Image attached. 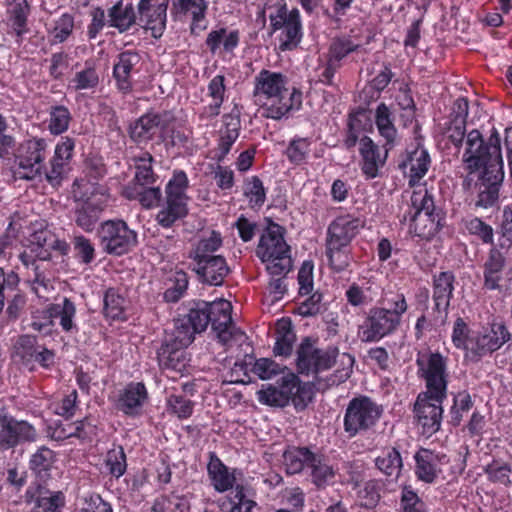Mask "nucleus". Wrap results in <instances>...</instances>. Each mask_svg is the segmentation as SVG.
Segmentation results:
<instances>
[{
	"instance_id": "11",
	"label": "nucleus",
	"mask_w": 512,
	"mask_h": 512,
	"mask_svg": "<svg viewBox=\"0 0 512 512\" xmlns=\"http://www.w3.org/2000/svg\"><path fill=\"white\" fill-rule=\"evenodd\" d=\"M445 397L446 395L429 392L418 395L414 413L424 435L431 436L439 430L443 413L442 402Z\"/></svg>"
},
{
	"instance_id": "18",
	"label": "nucleus",
	"mask_w": 512,
	"mask_h": 512,
	"mask_svg": "<svg viewBox=\"0 0 512 512\" xmlns=\"http://www.w3.org/2000/svg\"><path fill=\"white\" fill-rule=\"evenodd\" d=\"M210 323L208 302L195 303L188 314L176 326L177 340L182 345H190L194 341L195 334L206 330Z\"/></svg>"
},
{
	"instance_id": "55",
	"label": "nucleus",
	"mask_w": 512,
	"mask_h": 512,
	"mask_svg": "<svg viewBox=\"0 0 512 512\" xmlns=\"http://www.w3.org/2000/svg\"><path fill=\"white\" fill-rule=\"evenodd\" d=\"M309 469L311 470L312 480L318 487L327 485L334 479L333 468L319 455L314 454Z\"/></svg>"
},
{
	"instance_id": "17",
	"label": "nucleus",
	"mask_w": 512,
	"mask_h": 512,
	"mask_svg": "<svg viewBox=\"0 0 512 512\" xmlns=\"http://www.w3.org/2000/svg\"><path fill=\"white\" fill-rule=\"evenodd\" d=\"M333 352L318 349L309 339L301 342L297 349L296 365L298 372L305 375L325 371L333 365Z\"/></svg>"
},
{
	"instance_id": "36",
	"label": "nucleus",
	"mask_w": 512,
	"mask_h": 512,
	"mask_svg": "<svg viewBox=\"0 0 512 512\" xmlns=\"http://www.w3.org/2000/svg\"><path fill=\"white\" fill-rule=\"evenodd\" d=\"M391 109L380 103L374 111V124L378 134L385 140V146L394 147L397 143L398 132L394 123Z\"/></svg>"
},
{
	"instance_id": "64",
	"label": "nucleus",
	"mask_w": 512,
	"mask_h": 512,
	"mask_svg": "<svg viewBox=\"0 0 512 512\" xmlns=\"http://www.w3.org/2000/svg\"><path fill=\"white\" fill-rule=\"evenodd\" d=\"M285 367H281L278 363L269 358H260L255 361L252 371L262 380H268L278 374L284 373Z\"/></svg>"
},
{
	"instance_id": "16",
	"label": "nucleus",
	"mask_w": 512,
	"mask_h": 512,
	"mask_svg": "<svg viewBox=\"0 0 512 512\" xmlns=\"http://www.w3.org/2000/svg\"><path fill=\"white\" fill-rule=\"evenodd\" d=\"M35 428L24 420H17L0 409V448L10 449L24 442L36 440Z\"/></svg>"
},
{
	"instance_id": "54",
	"label": "nucleus",
	"mask_w": 512,
	"mask_h": 512,
	"mask_svg": "<svg viewBox=\"0 0 512 512\" xmlns=\"http://www.w3.org/2000/svg\"><path fill=\"white\" fill-rule=\"evenodd\" d=\"M134 165L136 168L135 179L138 184L144 186L154 181V173L152 170L153 158L148 152H140L134 157Z\"/></svg>"
},
{
	"instance_id": "32",
	"label": "nucleus",
	"mask_w": 512,
	"mask_h": 512,
	"mask_svg": "<svg viewBox=\"0 0 512 512\" xmlns=\"http://www.w3.org/2000/svg\"><path fill=\"white\" fill-rule=\"evenodd\" d=\"M49 315L52 317L53 325L57 322L62 331L67 334L78 332L76 324V306L69 298H63L61 302L48 306Z\"/></svg>"
},
{
	"instance_id": "20",
	"label": "nucleus",
	"mask_w": 512,
	"mask_h": 512,
	"mask_svg": "<svg viewBox=\"0 0 512 512\" xmlns=\"http://www.w3.org/2000/svg\"><path fill=\"white\" fill-rule=\"evenodd\" d=\"M452 342L456 348L464 351L467 361L480 360V331L472 329L462 318H457L454 323Z\"/></svg>"
},
{
	"instance_id": "1",
	"label": "nucleus",
	"mask_w": 512,
	"mask_h": 512,
	"mask_svg": "<svg viewBox=\"0 0 512 512\" xmlns=\"http://www.w3.org/2000/svg\"><path fill=\"white\" fill-rule=\"evenodd\" d=\"M253 98L265 118L280 120L300 109L302 93L290 88L287 77L276 71L262 69L253 81Z\"/></svg>"
},
{
	"instance_id": "48",
	"label": "nucleus",
	"mask_w": 512,
	"mask_h": 512,
	"mask_svg": "<svg viewBox=\"0 0 512 512\" xmlns=\"http://www.w3.org/2000/svg\"><path fill=\"white\" fill-rule=\"evenodd\" d=\"M377 468L387 476L397 478L402 468V458L395 448H389L376 458Z\"/></svg>"
},
{
	"instance_id": "8",
	"label": "nucleus",
	"mask_w": 512,
	"mask_h": 512,
	"mask_svg": "<svg viewBox=\"0 0 512 512\" xmlns=\"http://www.w3.org/2000/svg\"><path fill=\"white\" fill-rule=\"evenodd\" d=\"M47 143L42 138H31L23 141L15 153L14 174L25 180H33L40 176L45 160Z\"/></svg>"
},
{
	"instance_id": "61",
	"label": "nucleus",
	"mask_w": 512,
	"mask_h": 512,
	"mask_svg": "<svg viewBox=\"0 0 512 512\" xmlns=\"http://www.w3.org/2000/svg\"><path fill=\"white\" fill-rule=\"evenodd\" d=\"M8 12L11 17L12 26L18 36H21L25 31L28 4L26 0H17V2L8 6Z\"/></svg>"
},
{
	"instance_id": "9",
	"label": "nucleus",
	"mask_w": 512,
	"mask_h": 512,
	"mask_svg": "<svg viewBox=\"0 0 512 512\" xmlns=\"http://www.w3.org/2000/svg\"><path fill=\"white\" fill-rule=\"evenodd\" d=\"M270 26L273 32H279V49L290 51L301 42L302 23L297 9L288 10L286 5L280 6L275 13L269 15Z\"/></svg>"
},
{
	"instance_id": "56",
	"label": "nucleus",
	"mask_w": 512,
	"mask_h": 512,
	"mask_svg": "<svg viewBox=\"0 0 512 512\" xmlns=\"http://www.w3.org/2000/svg\"><path fill=\"white\" fill-rule=\"evenodd\" d=\"M74 29V17L69 13H64L53 21V27L49 34L53 43H63L72 34Z\"/></svg>"
},
{
	"instance_id": "28",
	"label": "nucleus",
	"mask_w": 512,
	"mask_h": 512,
	"mask_svg": "<svg viewBox=\"0 0 512 512\" xmlns=\"http://www.w3.org/2000/svg\"><path fill=\"white\" fill-rule=\"evenodd\" d=\"M173 11L179 19L189 17L191 19L190 29L192 33L197 30H205L208 2L206 0H173Z\"/></svg>"
},
{
	"instance_id": "39",
	"label": "nucleus",
	"mask_w": 512,
	"mask_h": 512,
	"mask_svg": "<svg viewBox=\"0 0 512 512\" xmlns=\"http://www.w3.org/2000/svg\"><path fill=\"white\" fill-rule=\"evenodd\" d=\"M454 276L450 272H441L434 279L433 300L439 312H446L453 292Z\"/></svg>"
},
{
	"instance_id": "3",
	"label": "nucleus",
	"mask_w": 512,
	"mask_h": 512,
	"mask_svg": "<svg viewBox=\"0 0 512 512\" xmlns=\"http://www.w3.org/2000/svg\"><path fill=\"white\" fill-rule=\"evenodd\" d=\"M256 255L265 264L270 276L287 274L292 268L290 247L284 239L282 228L277 224L269 225L262 232Z\"/></svg>"
},
{
	"instance_id": "62",
	"label": "nucleus",
	"mask_w": 512,
	"mask_h": 512,
	"mask_svg": "<svg viewBox=\"0 0 512 512\" xmlns=\"http://www.w3.org/2000/svg\"><path fill=\"white\" fill-rule=\"evenodd\" d=\"M71 116L64 106L53 107L50 112L49 130L53 135H59L68 129Z\"/></svg>"
},
{
	"instance_id": "15",
	"label": "nucleus",
	"mask_w": 512,
	"mask_h": 512,
	"mask_svg": "<svg viewBox=\"0 0 512 512\" xmlns=\"http://www.w3.org/2000/svg\"><path fill=\"white\" fill-rule=\"evenodd\" d=\"M421 376L426 381L425 392L446 395L447 374L445 358L439 353H424L417 358Z\"/></svg>"
},
{
	"instance_id": "63",
	"label": "nucleus",
	"mask_w": 512,
	"mask_h": 512,
	"mask_svg": "<svg viewBox=\"0 0 512 512\" xmlns=\"http://www.w3.org/2000/svg\"><path fill=\"white\" fill-rule=\"evenodd\" d=\"M359 45L355 44L349 38L335 39L329 48V57L332 61L340 64V61L348 56L350 53L359 49Z\"/></svg>"
},
{
	"instance_id": "23",
	"label": "nucleus",
	"mask_w": 512,
	"mask_h": 512,
	"mask_svg": "<svg viewBox=\"0 0 512 512\" xmlns=\"http://www.w3.org/2000/svg\"><path fill=\"white\" fill-rule=\"evenodd\" d=\"M294 387L295 374L288 371L283 375L278 387L271 384L263 385L257 392V399L264 405L284 407L289 403Z\"/></svg>"
},
{
	"instance_id": "2",
	"label": "nucleus",
	"mask_w": 512,
	"mask_h": 512,
	"mask_svg": "<svg viewBox=\"0 0 512 512\" xmlns=\"http://www.w3.org/2000/svg\"><path fill=\"white\" fill-rule=\"evenodd\" d=\"M403 221L410 234L422 239H430L439 231L440 215L435 211L432 195L424 186L414 189L410 196V209Z\"/></svg>"
},
{
	"instance_id": "35",
	"label": "nucleus",
	"mask_w": 512,
	"mask_h": 512,
	"mask_svg": "<svg viewBox=\"0 0 512 512\" xmlns=\"http://www.w3.org/2000/svg\"><path fill=\"white\" fill-rule=\"evenodd\" d=\"M26 501L33 503L32 512H59L65 504V497L62 492H54L47 495L41 489L26 491Z\"/></svg>"
},
{
	"instance_id": "59",
	"label": "nucleus",
	"mask_w": 512,
	"mask_h": 512,
	"mask_svg": "<svg viewBox=\"0 0 512 512\" xmlns=\"http://www.w3.org/2000/svg\"><path fill=\"white\" fill-rule=\"evenodd\" d=\"M54 461V453L47 447H40L30 459V468L39 476L45 477Z\"/></svg>"
},
{
	"instance_id": "33",
	"label": "nucleus",
	"mask_w": 512,
	"mask_h": 512,
	"mask_svg": "<svg viewBox=\"0 0 512 512\" xmlns=\"http://www.w3.org/2000/svg\"><path fill=\"white\" fill-rule=\"evenodd\" d=\"M221 510L222 512H257L258 504L250 489L237 485L222 502Z\"/></svg>"
},
{
	"instance_id": "19",
	"label": "nucleus",
	"mask_w": 512,
	"mask_h": 512,
	"mask_svg": "<svg viewBox=\"0 0 512 512\" xmlns=\"http://www.w3.org/2000/svg\"><path fill=\"white\" fill-rule=\"evenodd\" d=\"M168 0H139L138 19L140 24L150 30L154 38L162 36L167 19Z\"/></svg>"
},
{
	"instance_id": "14",
	"label": "nucleus",
	"mask_w": 512,
	"mask_h": 512,
	"mask_svg": "<svg viewBox=\"0 0 512 512\" xmlns=\"http://www.w3.org/2000/svg\"><path fill=\"white\" fill-rule=\"evenodd\" d=\"M210 323L217 337L223 344H229L232 339L242 341L245 334L232 322V305L225 299L208 302Z\"/></svg>"
},
{
	"instance_id": "42",
	"label": "nucleus",
	"mask_w": 512,
	"mask_h": 512,
	"mask_svg": "<svg viewBox=\"0 0 512 512\" xmlns=\"http://www.w3.org/2000/svg\"><path fill=\"white\" fill-rule=\"evenodd\" d=\"M136 20L134 8L131 4H123L120 0L108 11V25L117 28L120 32L128 30Z\"/></svg>"
},
{
	"instance_id": "44",
	"label": "nucleus",
	"mask_w": 512,
	"mask_h": 512,
	"mask_svg": "<svg viewBox=\"0 0 512 512\" xmlns=\"http://www.w3.org/2000/svg\"><path fill=\"white\" fill-rule=\"evenodd\" d=\"M295 334L288 319H281L276 324L274 353L278 356H288L292 352Z\"/></svg>"
},
{
	"instance_id": "40",
	"label": "nucleus",
	"mask_w": 512,
	"mask_h": 512,
	"mask_svg": "<svg viewBox=\"0 0 512 512\" xmlns=\"http://www.w3.org/2000/svg\"><path fill=\"white\" fill-rule=\"evenodd\" d=\"M222 243V236L219 232L214 230L204 232L191 253L193 261L196 262L215 257L214 253L220 249Z\"/></svg>"
},
{
	"instance_id": "52",
	"label": "nucleus",
	"mask_w": 512,
	"mask_h": 512,
	"mask_svg": "<svg viewBox=\"0 0 512 512\" xmlns=\"http://www.w3.org/2000/svg\"><path fill=\"white\" fill-rule=\"evenodd\" d=\"M38 347L36 346V338L30 335L20 336L14 344L13 358L21 361L24 365L33 364V355L36 353Z\"/></svg>"
},
{
	"instance_id": "5",
	"label": "nucleus",
	"mask_w": 512,
	"mask_h": 512,
	"mask_svg": "<svg viewBox=\"0 0 512 512\" xmlns=\"http://www.w3.org/2000/svg\"><path fill=\"white\" fill-rule=\"evenodd\" d=\"M25 250L20 254V260L24 266L35 265V260L49 261L54 257L66 255L69 245L66 241L59 239L51 230L34 224L32 232L24 244Z\"/></svg>"
},
{
	"instance_id": "10",
	"label": "nucleus",
	"mask_w": 512,
	"mask_h": 512,
	"mask_svg": "<svg viewBox=\"0 0 512 512\" xmlns=\"http://www.w3.org/2000/svg\"><path fill=\"white\" fill-rule=\"evenodd\" d=\"M100 244L105 252L123 255L137 245V233L123 220H107L98 229Z\"/></svg>"
},
{
	"instance_id": "30",
	"label": "nucleus",
	"mask_w": 512,
	"mask_h": 512,
	"mask_svg": "<svg viewBox=\"0 0 512 512\" xmlns=\"http://www.w3.org/2000/svg\"><path fill=\"white\" fill-rule=\"evenodd\" d=\"M361 226L360 220L349 215L336 218L328 228L327 243L347 247Z\"/></svg>"
},
{
	"instance_id": "29",
	"label": "nucleus",
	"mask_w": 512,
	"mask_h": 512,
	"mask_svg": "<svg viewBox=\"0 0 512 512\" xmlns=\"http://www.w3.org/2000/svg\"><path fill=\"white\" fill-rule=\"evenodd\" d=\"M194 271L202 282L213 286H220L230 272L226 259L217 255L210 259L194 262Z\"/></svg>"
},
{
	"instance_id": "31",
	"label": "nucleus",
	"mask_w": 512,
	"mask_h": 512,
	"mask_svg": "<svg viewBox=\"0 0 512 512\" xmlns=\"http://www.w3.org/2000/svg\"><path fill=\"white\" fill-rule=\"evenodd\" d=\"M240 128L241 122L238 111L223 115L220 138L216 150V158L218 161L223 160L230 152L233 144L239 137Z\"/></svg>"
},
{
	"instance_id": "34",
	"label": "nucleus",
	"mask_w": 512,
	"mask_h": 512,
	"mask_svg": "<svg viewBox=\"0 0 512 512\" xmlns=\"http://www.w3.org/2000/svg\"><path fill=\"white\" fill-rule=\"evenodd\" d=\"M416 474L424 482L432 483L441 472V464L446 461V456H439L429 450H421L415 455Z\"/></svg>"
},
{
	"instance_id": "51",
	"label": "nucleus",
	"mask_w": 512,
	"mask_h": 512,
	"mask_svg": "<svg viewBox=\"0 0 512 512\" xmlns=\"http://www.w3.org/2000/svg\"><path fill=\"white\" fill-rule=\"evenodd\" d=\"M104 466L109 474L120 478L127 469L126 454L121 446H114L107 451L104 458Z\"/></svg>"
},
{
	"instance_id": "21",
	"label": "nucleus",
	"mask_w": 512,
	"mask_h": 512,
	"mask_svg": "<svg viewBox=\"0 0 512 512\" xmlns=\"http://www.w3.org/2000/svg\"><path fill=\"white\" fill-rule=\"evenodd\" d=\"M392 147L385 146L382 150L374 141L365 136L360 139L359 152L362 158L361 170L367 179H374L379 175V170L384 166L388 151Z\"/></svg>"
},
{
	"instance_id": "26",
	"label": "nucleus",
	"mask_w": 512,
	"mask_h": 512,
	"mask_svg": "<svg viewBox=\"0 0 512 512\" xmlns=\"http://www.w3.org/2000/svg\"><path fill=\"white\" fill-rule=\"evenodd\" d=\"M187 346L182 345L177 340V333L175 332L173 340L164 343L158 351L159 366L164 370L183 373L189 361L185 351Z\"/></svg>"
},
{
	"instance_id": "13",
	"label": "nucleus",
	"mask_w": 512,
	"mask_h": 512,
	"mask_svg": "<svg viewBox=\"0 0 512 512\" xmlns=\"http://www.w3.org/2000/svg\"><path fill=\"white\" fill-rule=\"evenodd\" d=\"M462 163L467 175L463 181L466 190L475 192L479 199L475 201V207L480 206V130L472 129L467 134L464 143Z\"/></svg>"
},
{
	"instance_id": "22",
	"label": "nucleus",
	"mask_w": 512,
	"mask_h": 512,
	"mask_svg": "<svg viewBox=\"0 0 512 512\" xmlns=\"http://www.w3.org/2000/svg\"><path fill=\"white\" fill-rule=\"evenodd\" d=\"M168 120L167 113L148 112L131 125L130 136L138 143L147 142L156 134L163 133L168 126Z\"/></svg>"
},
{
	"instance_id": "38",
	"label": "nucleus",
	"mask_w": 512,
	"mask_h": 512,
	"mask_svg": "<svg viewBox=\"0 0 512 512\" xmlns=\"http://www.w3.org/2000/svg\"><path fill=\"white\" fill-rule=\"evenodd\" d=\"M139 55L134 52L126 51L119 55L118 61L113 68V74L117 81L119 89L127 91L131 87L130 76L132 69L139 63Z\"/></svg>"
},
{
	"instance_id": "46",
	"label": "nucleus",
	"mask_w": 512,
	"mask_h": 512,
	"mask_svg": "<svg viewBox=\"0 0 512 512\" xmlns=\"http://www.w3.org/2000/svg\"><path fill=\"white\" fill-rule=\"evenodd\" d=\"M504 257L501 252L492 250L485 264V286L488 289H499L503 278Z\"/></svg>"
},
{
	"instance_id": "24",
	"label": "nucleus",
	"mask_w": 512,
	"mask_h": 512,
	"mask_svg": "<svg viewBox=\"0 0 512 512\" xmlns=\"http://www.w3.org/2000/svg\"><path fill=\"white\" fill-rule=\"evenodd\" d=\"M148 399V392L142 382H131L119 391L116 408L128 416L140 414Z\"/></svg>"
},
{
	"instance_id": "4",
	"label": "nucleus",
	"mask_w": 512,
	"mask_h": 512,
	"mask_svg": "<svg viewBox=\"0 0 512 512\" xmlns=\"http://www.w3.org/2000/svg\"><path fill=\"white\" fill-rule=\"evenodd\" d=\"M504 178L500 138L495 132L485 147L482 146V207L494 205Z\"/></svg>"
},
{
	"instance_id": "27",
	"label": "nucleus",
	"mask_w": 512,
	"mask_h": 512,
	"mask_svg": "<svg viewBox=\"0 0 512 512\" xmlns=\"http://www.w3.org/2000/svg\"><path fill=\"white\" fill-rule=\"evenodd\" d=\"M226 94L225 77L223 75L214 76L207 86V96L211 102L202 107L198 114V119L204 125L214 120L221 111Z\"/></svg>"
},
{
	"instance_id": "37",
	"label": "nucleus",
	"mask_w": 512,
	"mask_h": 512,
	"mask_svg": "<svg viewBox=\"0 0 512 512\" xmlns=\"http://www.w3.org/2000/svg\"><path fill=\"white\" fill-rule=\"evenodd\" d=\"M239 39L237 30L219 28L208 33L205 43L210 52L215 55L221 52L232 53L238 46Z\"/></svg>"
},
{
	"instance_id": "50",
	"label": "nucleus",
	"mask_w": 512,
	"mask_h": 512,
	"mask_svg": "<svg viewBox=\"0 0 512 512\" xmlns=\"http://www.w3.org/2000/svg\"><path fill=\"white\" fill-rule=\"evenodd\" d=\"M509 338V333L502 322H493L482 336V350H498Z\"/></svg>"
},
{
	"instance_id": "6",
	"label": "nucleus",
	"mask_w": 512,
	"mask_h": 512,
	"mask_svg": "<svg viewBox=\"0 0 512 512\" xmlns=\"http://www.w3.org/2000/svg\"><path fill=\"white\" fill-rule=\"evenodd\" d=\"M189 180L183 170H175L165 187V202L161 206L156 220L164 228L171 227L188 213L187 189Z\"/></svg>"
},
{
	"instance_id": "58",
	"label": "nucleus",
	"mask_w": 512,
	"mask_h": 512,
	"mask_svg": "<svg viewBox=\"0 0 512 512\" xmlns=\"http://www.w3.org/2000/svg\"><path fill=\"white\" fill-rule=\"evenodd\" d=\"M382 308L388 310L392 315L402 320L408 309V304L403 293L387 291L382 297Z\"/></svg>"
},
{
	"instance_id": "60",
	"label": "nucleus",
	"mask_w": 512,
	"mask_h": 512,
	"mask_svg": "<svg viewBox=\"0 0 512 512\" xmlns=\"http://www.w3.org/2000/svg\"><path fill=\"white\" fill-rule=\"evenodd\" d=\"M99 83V76L92 67H87L75 74L69 81L68 88L77 90H87L95 88Z\"/></svg>"
},
{
	"instance_id": "25",
	"label": "nucleus",
	"mask_w": 512,
	"mask_h": 512,
	"mask_svg": "<svg viewBox=\"0 0 512 512\" xmlns=\"http://www.w3.org/2000/svg\"><path fill=\"white\" fill-rule=\"evenodd\" d=\"M430 156L426 149L417 146L407 150L404 159L399 163V168L408 178L409 185L415 186L428 172Z\"/></svg>"
},
{
	"instance_id": "41",
	"label": "nucleus",
	"mask_w": 512,
	"mask_h": 512,
	"mask_svg": "<svg viewBox=\"0 0 512 512\" xmlns=\"http://www.w3.org/2000/svg\"><path fill=\"white\" fill-rule=\"evenodd\" d=\"M208 474L213 487L218 492H225L229 489H233V485L236 480L234 472H230L228 468L215 456H212L208 463Z\"/></svg>"
},
{
	"instance_id": "57",
	"label": "nucleus",
	"mask_w": 512,
	"mask_h": 512,
	"mask_svg": "<svg viewBox=\"0 0 512 512\" xmlns=\"http://www.w3.org/2000/svg\"><path fill=\"white\" fill-rule=\"evenodd\" d=\"M188 287V276L184 271H176L169 279V286L164 292L167 302H177L181 299Z\"/></svg>"
},
{
	"instance_id": "12",
	"label": "nucleus",
	"mask_w": 512,
	"mask_h": 512,
	"mask_svg": "<svg viewBox=\"0 0 512 512\" xmlns=\"http://www.w3.org/2000/svg\"><path fill=\"white\" fill-rule=\"evenodd\" d=\"M399 318L382 307L370 309L365 322L359 327L358 336L363 342H376L393 334L401 324Z\"/></svg>"
},
{
	"instance_id": "7",
	"label": "nucleus",
	"mask_w": 512,
	"mask_h": 512,
	"mask_svg": "<svg viewBox=\"0 0 512 512\" xmlns=\"http://www.w3.org/2000/svg\"><path fill=\"white\" fill-rule=\"evenodd\" d=\"M382 414L381 407L366 396L353 398L344 414V431L354 437L372 428Z\"/></svg>"
},
{
	"instance_id": "49",
	"label": "nucleus",
	"mask_w": 512,
	"mask_h": 512,
	"mask_svg": "<svg viewBox=\"0 0 512 512\" xmlns=\"http://www.w3.org/2000/svg\"><path fill=\"white\" fill-rule=\"evenodd\" d=\"M311 151V141L306 137L292 138L285 150V155L293 165L306 163Z\"/></svg>"
},
{
	"instance_id": "45",
	"label": "nucleus",
	"mask_w": 512,
	"mask_h": 512,
	"mask_svg": "<svg viewBox=\"0 0 512 512\" xmlns=\"http://www.w3.org/2000/svg\"><path fill=\"white\" fill-rule=\"evenodd\" d=\"M453 113L455 114L451 125L448 128V134L451 141L458 145L463 141L465 134V122L468 114V102L463 99H457L454 103Z\"/></svg>"
},
{
	"instance_id": "47",
	"label": "nucleus",
	"mask_w": 512,
	"mask_h": 512,
	"mask_svg": "<svg viewBox=\"0 0 512 512\" xmlns=\"http://www.w3.org/2000/svg\"><path fill=\"white\" fill-rule=\"evenodd\" d=\"M104 314L112 320H122L125 318V310L128 302L118 290L110 288L104 295Z\"/></svg>"
},
{
	"instance_id": "53",
	"label": "nucleus",
	"mask_w": 512,
	"mask_h": 512,
	"mask_svg": "<svg viewBox=\"0 0 512 512\" xmlns=\"http://www.w3.org/2000/svg\"><path fill=\"white\" fill-rule=\"evenodd\" d=\"M244 195L251 208H261L266 200L263 182L257 176L249 177L244 182Z\"/></svg>"
},
{
	"instance_id": "43",
	"label": "nucleus",
	"mask_w": 512,
	"mask_h": 512,
	"mask_svg": "<svg viewBox=\"0 0 512 512\" xmlns=\"http://www.w3.org/2000/svg\"><path fill=\"white\" fill-rule=\"evenodd\" d=\"M314 453L308 448L291 447L283 455L287 473L296 474L305 468H309L313 461Z\"/></svg>"
}]
</instances>
